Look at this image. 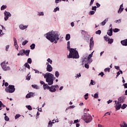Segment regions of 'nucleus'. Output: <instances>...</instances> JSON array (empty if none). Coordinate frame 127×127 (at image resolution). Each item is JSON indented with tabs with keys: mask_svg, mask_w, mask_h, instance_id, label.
<instances>
[{
	"mask_svg": "<svg viewBox=\"0 0 127 127\" xmlns=\"http://www.w3.org/2000/svg\"><path fill=\"white\" fill-rule=\"evenodd\" d=\"M5 8H6V5H3L1 7V10H3L4 9H5Z\"/></svg>",
	"mask_w": 127,
	"mask_h": 127,
	"instance_id": "58836bf2",
	"label": "nucleus"
},
{
	"mask_svg": "<svg viewBox=\"0 0 127 127\" xmlns=\"http://www.w3.org/2000/svg\"><path fill=\"white\" fill-rule=\"evenodd\" d=\"M108 19L107 18V19H105L103 21H102L101 23V24L102 25V26H104L105 25V24H106V23H107V22L108 21Z\"/></svg>",
	"mask_w": 127,
	"mask_h": 127,
	"instance_id": "5701e85b",
	"label": "nucleus"
},
{
	"mask_svg": "<svg viewBox=\"0 0 127 127\" xmlns=\"http://www.w3.org/2000/svg\"><path fill=\"white\" fill-rule=\"evenodd\" d=\"M20 117V115L19 114H17L15 116V120H17V119H18V118H19Z\"/></svg>",
	"mask_w": 127,
	"mask_h": 127,
	"instance_id": "603ef678",
	"label": "nucleus"
},
{
	"mask_svg": "<svg viewBox=\"0 0 127 127\" xmlns=\"http://www.w3.org/2000/svg\"><path fill=\"white\" fill-rule=\"evenodd\" d=\"M83 120L85 121V123L88 124L90 123V122H92L93 118L89 114L84 113L83 115Z\"/></svg>",
	"mask_w": 127,
	"mask_h": 127,
	"instance_id": "20e7f679",
	"label": "nucleus"
},
{
	"mask_svg": "<svg viewBox=\"0 0 127 127\" xmlns=\"http://www.w3.org/2000/svg\"><path fill=\"white\" fill-rule=\"evenodd\" d=\"M125 88L127 89V83L124 84Z\"/></svg>",
	"mask_w": 127,
	"mask_h": 127,
	"instance_id": "774afa93",
	"label": "nucleus"
},
{
	"mask_svg": "<svg viewBox=\"0 0 127 127\" xmlns=\"http://www.w3.org/2000/svg\"><path fill=\"white\" fill-rule=\"evenodd\" d=\"M111 69V68H106L105 69H104V71L105 72H110V70Z\"/></svg>",
	"mask_w": 127,
	"mask_h": 127,
	"instance_id": "09e8293b",
	"label": "nucleus"
},
{
	"mask_svg": "<svg viewBox=\"0 0 127 127\" xmlns=\"http://www.w3.org/2000/svg\"><path fill=\"white\" fill-rule=\"evenodd\" d=\"M19 28L20 29H22V30H24V29H26V28H27V26L26 25H23V24H20L19 25Z\"/></svg>",
	"mask_w": 127,
	"mask_h": 127,
	"instance_id": "2eb2a0df",
	"label": "nucleus"
},
{
	"mask_svg": "<svg viewBox=\"0 0 127 127\" xmlns=\"http://www.w3.org/2000/svg\"><path fill=\"white\" fill-rule=\"evenodd\" d=\"M108 42L109 44H112L114 42V39L109 38L108 40Z\"/></svg>",
	"mask_w": 127,
	"mask_h": 127,
	"instance_id": "a878e982",
	"label": "nucleus"
},
{
	"mask_svg": "<svg viewBox=\"0 0 127 127\" xmlns=\"http://www.w3.org/2000/svg\"><path fill=\"white\" fill-rule=\"evenodd\" d=\"M94 1L95 0H91L90 3V6L92 5V4H93V3H94Z\"/></svg>",
	"mask_w": 127,
	"mask_h": 127,
	"instance_id": "4d7b16f0",
	"label": "nucleus"
},
{
	"mask_svg": "<svg viewBox=\"0 0 127 127\" xmlns=\"http://www.w3.org/2000/svg\"><path fill=\"white\" fill-rule=\"evenodd\" d=\"M47 61L49 63H50V64H52V60H51V59H50V58H48L47 59Z\"/></svg>",
	"mask_w": 127,
	"mask_h": 127,
	"instance_id": "37998d69",
	"label": "nucleus"
},
{
	"mask_svg": "<svg viewBox=\"0 0 127 127\" xmlns=\"http://www.w3.org/2000/svg\"><path fill=\"white\" fill-rule=\"evenodd\" d=\"M70 38H71V36L70 35V34H66L65 36V40L66 41L70 40Z\"/></svg>",
	"mask_w": 127,
	"mask_h": 127,
	"instance_id": "4be33fe9",
	"label": "nucleus"
},
{
	"mask_svg": "<svg viewBox=\"0 0 127 127\" xmlns=\"http://www.w3.org/2000/svg\"><path fill=\"white\" fill-rule=\"evenodd\" d=\"M27 63H29V64H31V63H32V60H31V58L28 59Z\"/></svg>",
	"mask_w": 127,
	"mask_h": 127,
	"instance_id": "2f4dec72",
	"label": "nucleus"
},
{
	"mask_svg": "<svg viewBox=\"0 0 127 127\" xmlns=\"http://www.w3.org/2000/svg\"><path fill=\"white\" fill-rule=\"evenodd\" d=\"M9 48V45H7L6 46V49H5L6 51H8V49Z\"/></svg>",
	"mask_w": 127,
	"mask_h": 127,
	"instance_id": "13d9d810",
	"label": "nucleus"
},
{
	"mask_svg": "<svg viewBox=\"0 0 127 127\" xmlns=\"http://www.w3.org/2000/svg\"><path fill=\"white\" fill-rule=\"evenodd\" d=\"M32 97H33V93L30 92L26 95V98L29 99V98H32Z\"/></svg>",
	"mask_w": 127,
	"mask_h": 127,
	"instance_id": "f8f14e48",
	"label": "nucleus"
},
{
	"mask_svg": "<svg viewBox=\"0 0 127 127\" xmlns=\"http://www.w3.org/2000/svg\"><path fill=\"white\" fill-rule=\"evenodd\" d=\"M96 34H101V33H102V31H101V30H98V31H96L95 32Z\"/></svg>",
	"mask_w": 127,
	"mask_h": 127,
	"instance_id": "ea45409f",
	"label": "nucleus"
},
{
	"mask_svg": "<svg viewBox=\"0 0 127 127\" xmlns=\"http://www.w3.org/2000/svg\"><path fill=\"white\" fill-rule=\"evenodd\" d=\"M90 13L91 15H93V14H95V11H90Z\"/></svg>",
	"mask_w": 127,
	"mask_h": 127,
	"instance_id": "bf43d9fd",
	"label": "nucleus"
},
{
	"mask_svg": "<svg viewBox=\"0 0 127 127\" xmlns=\"http://www.w3.org/2000/svg\"><path fill=\"white\" fill-rule=\"evenodd\" d=\"M69 51V56H67V58H73V59H78L79 58V53L76 50L71 48Z\"/></svg>",
	"mask_w": 127,
	"mask_h": 127,
	"instance_id": "7ed1b4c3",
	"label": "nucleus"
},
{
	"mask_svg": "<svg viewBox=\"0 0 127 127\" xmlns=\"http://www.w3.org/2000/svg\"><path fill=\"white\" fill-rule=\"evenodd\" d=\"M74 124H77V123H79V120H76L74 121Z\"/></svg>",
	"mask_w": 127,
	"mask_h": 127,
	"instance_id": "0e129e2a",
	"label": "nucleus"
},
{
	"mask_svg": "<svg viewBox=\"0 0 127 127\" xmlns=\"http://www.w3.org/2000/svg\"><path fill=\"white\" fill-rule=\"evenodd\" d=\"M13 40H14V46H15V48H16L17 51H18V45H17V41L16 40V38H13Z\"/></svg>",
	"mask_w": 127,
	"mask_h": 127,
	"instance_id": "1a4fd4ad",
	"label": "nucleus"
},
{
	"mask_svg": "<svg viewBox=\"0 0 127 127\" xmlns=\"http://www.w3.org/2000/svg\"><path fill=\"white\" fill-rule=\"evenodd\" d=\"M28 43V41L27 40H25L22 42V45H23V46H24V45H25L26 44H27Z\"/></svg>",
	"mask_w": 127,
	"mask_h": 127,
	"instance_id": "f704fd0d",
	"label": "nucleus"
},
{
	"mask_svg": "<svg viewBox=\"0 0 127 127\" xmlns=\"http://www.w3.org/2000/svg\"><path fill=\"white\" fill-rule=\"evenodd\" d=\"M67 49H69V51L70 49H70V41L67 42Z\"/></svg>",
	"mask_w": 127,
	"mask_h": 127,
	"instance_id": "c9c22d12",
	"label": "nucleus"
},
{
	"mask_svg": "<svg viewBox=\"0 0 127 127\" xmlns=\"http://www.w3.org/2000/svg\"><path fill=\"white\" fill-rule=\"evenodd\" d=\"M74 108H75V106L72 105V106H70L69 107H67L66 109V110H69V109H74Z\"/></svg>",
	"mask_w": 127,
	"mask_h": 127,
	"instance_id": "a19ab883",
	"label": "nucleus"
},
{
	"mask_svg": "<svg viewBox=\"0 0 127 127\" xmlns=\"http://www.w3.org/2000/svg\"><path fill=\"white\" fill-rule=\"evenodd\" d=\"M24 50L22 49L19 51V53L17 54V56H20L21 55V56H23V55H24Z\"/></svg>",
	"mask_w": 127,
	"mask_h": 127,
	"instance_id": "4468645a",
	"label": "nucleus"
},
{
	"mask_svg": "<svg viewBox=\"0 0 127 127\" xmlns=\"http://www.w3.org/2000/svg\"><path fill=\"white\" fill-rule=\"evenodd\" d=\"M29 53H30V50H24V54H25L26 56H29Z\"/></svg>",
	"mask_w": 127,
	"mask_h": 127,
	"instance_id": "a211bd4d",
	"label": "nucleus"
},
{
	"mask_svg": "<svg viewBox=\"0 0 127 127\" xmlns=\"http://www.w3.org/2000/svg\"><path fill=\"white\" fill-rule=\"evenodd\" d=\"M53 122L51 121H50L48 123V127H52L53 125Z\"/></svg>",
	"mask_w": 127,
	"mask_h": 127,
	"instance_id": "7c9ffc66",
	"label": "nucleus"
},
{
	"mask_svg": "<svg viewBox=\"0 0 127 127\" xmlns=\"http://www.w3.org/2000/svg\"><path fill=\"white\" fill-rule=\"evenodd\" d=\"M95 84H96V83L94 82V80L91 79L90 82V85H95Z\"/></svg>",
	"mask_w": 127,
	"mask_h": 127,
	"instance_id": "3c124183",
	"label": "nucleus"
},
{
	"mask_svg": "<svg viewBox=\"0 0 127 127\" xmlns=\"http://www.w3.org/2000/svg\"><path fill=\"white\" fill-rule=\"evenodd\" d=\"M59 10V7H57L56 8H55L54 10V12H56V11Z\"/></svg>",
	"mask_w": 127,
	"mask_h": 127,
	"instance_id": "8fccbe9b",
	"label": "nucleus"
},
{
	"mask_svg": "<svg viewBox=\"0 0 127 127\" xmlns=\"http://www.w3.org/2000/svg\"><path fill=\"white\" fill-rule=\"evenodd\" d=\"M44 78H46V81L49 86L53 85V80L56 79V78L54 77V75L49 72L46 73V75H44Z\"/></svg>",
	"mask_w": 127,
	"mask_h": 127,
	"instance_id": "f03ea898",
	"label": "nucleus"
},
{
	"mask_svg": "<svg viewBox=\"0 0 127 127\" xmlns=\"http://www.w3.org/2000/svg\"><path fill=\"white\" fill-rule=\"evenodd\" d=\"M49 91L52 93H54L56 92V88H55L54 86L53 85H52L51 87H50Z\"/></svg>",
	"mask_w": 127,
	"mask_h": 127,
	"instance_id": "9d476101",
	"label": "nucleus"
},
{
	"mask_svg": "<svg viewBox=\"0 0 127 127\" xmlns=\"http://www.w3.org/2000/svg\"><path fill=\"white\" fill-rule=\"evenodd\" d=\"M104 40H105V41H108V40H109V39H110V38H109V37H108V36H104Z\"/></svg>",
	"mask_w": 127,
	"mask_h": 127,
	"instance_id": "4c0bfd02",
	"label": "nucleus"
},
{
	"mask_svg": "<svg viewBox=\"0 0 127 127\" xmlns=\"http://www.w3.org/2000/svg\"><path fill=\"white\" fill-rule=\"evenodd\" d=\"M2 106H3V104L2 103V102L1 101H0V108H1V107H2Z\"/></svg>",
	"mask_w": 127,
	"mask_h": 127,
	"instance_id": "e2e57ef3",
	"label": "nucleus"
},
{
	"mask_svg": "<svg viewBox=\"0 0 127 127\" xmlns=\"http://www.w3.org/2000/svg\"><path fill=\"white\" fill-rule=\"evenodd\" d=\"M52 70H53V68L51 65L47 66V71H48V72H52Z\"/></svg>",
	"mask_w": 127,
	"mask_h": 127,
	"instance_id": "ddd939ff",
	"label": "nucleus"
},
{
	"mask_svg": "<svg viewBox=\"0 0 127 127\" xmlns=\"http://www.w3.org/2000/svg\"><path fill=\"white\" fill-rule=\"evenodd\" d=\"M92 55H89L88 56V57L87 58V61H89L90 59H91V58H92Z\"/></svg>",
	"mask_w": 127,
	"mask_h": 127,
	"instance_id": "864d4df0",
	"label": "nucleus"
},
{
	"mask_svg": "<svg viewBox=\"0 0 127 127\" xmlns=\"http://www.w3.org/2000/svg\"><path fill=\"white\" fill-rule=\"evenodd\" d=\"M88 96H89V94L88 93H86L85 95H84V97H85V100H88V98L89 97H88Z\"/></svg>",
	"mask_w": 127,
	"mask_h": 127,
	"instance_id": "de8ad7c7",
	"label": "nucleus"
},
{
	"mask_svg": "<svg viewBox=\"0 0 127 127\" xmlns=\"http://www.w3.org/2000/svg\"><path fill=\"white\" fill-rule=\"evenodd\" d=\"M99 75H101V77H103L105 74L103 72H101Z\"/></svg>",
	"mask_w": 127,
	"mask_h": 127,
	"instance_id": "69168bd1",
	"label": "nucleus"
},
{
	"mask_svg": "<svg viewBox=\"0 0 127 127\" xmlns=\"http://www.w3.org/2000/svg\"><path fill=\"white\" fill-rule=\"evenodd\" d=\"M114 32H119L120 31V29L118 28H115L113 30Z\"/></svg>",
	"mask_w": 127,
	"mask_h": 127,
	"instance_id": "49530a36",
	"label": "nucleus"
},
{
	"mask_svg": "<svg viewBox=\"0 0 127 127\" xmlns=\"http://www.w3.org/2000/svg\"><path fill=\"white\" fill-rule=\"evenodd\" d=\"M85 68H87V69H89V64H85Z\"/></svg>",
	"mask_w": 127,
	"mask_h": 127,
	"instance_id": "6e6d98bb",
	"label": "nucleus"
},
{
	"mask_svg": "<svg viewBox=\"0 0 127 127\" xmlns=\"http://www.w3.org/2000/svg\"><path fill=\"white\" fill-rule=\"evenodd\" d=\"M123 10H124V6L123 5V4L120 5V8L118 10V13H121Z\"/></svg>",
	"mask_w": 127,
	"mask_h": 127,
	"instance_id": "6ab92c4d",
	"label": "nucleus"
},
{
	"mask_svg": "<svg viewBox=\"0 0 127 127\" xmlns=\"http://www.w3.org/2000/svg\"><path fill=\"white\" fill-rule=\"evenodd\" d=\"M90 50H92L93 49V47H94V39L93 37H92L90 40Z\"/></svg>",
	"mask_w": 127,
	"mask_h": 127,
	"instance_id": "6e6552de",
	"label": "nucleus"
},
{
	"mask_svg": "<svg viewBox=\"0 0 127 127\" xmlns=\"http://www.w3.org/2000/svg\"><path fill=\"white\" fill-rule=\"evenodd\" d=\"M4 20L6 21L8 19V18L10 16H11V14L9 13V12H7L6 11H5L4 12Z\"/></svg>",
	"mask_w": 127,
	"mask_h": 127,
	"instance_id": "0eeeda50",
	"label": "nucleus"
},
{
	"mask_svg": "<svg viewBox=\"0 0 127 127\" xmlns=\"http://www.w3.org/2000/svg\"><path fill=\"white\" fill-rule=\"evenodd\" d=\"M94 98H95V99H98V98H99V93H95L94 95Z\"/></svg>",
	"mask_w": 127,
	"mask_h": 127,
	"instance_id": "473e14b6",
	"label": "nucleus"
},
{
	"mask_svg": "<svg viewBox=\"0 0 127 127\" xmlns=\"http://www.w3.org/2000/svg\"><path fill=\"white\" fill-rule=\"evenodd\" d=\"M120 127H127V124L124 122L123 123H122L120 124Z\"/></svg>",
	"mask_w": 127,
	"mask_h": 127,
	"instance_id": "393cba45",
	"label": "nucleus"
},
{
	"mask_svg": "<svg viewBox=\"0 0 127 127\" xmlns=\"http://www.w3.org/2000/svg\"><path fill=\"white\" fill-rule=\"evenodd\" d=\"M32 87L34 89H36V90H38V89H39V87H38V86L37 85L32 84Z\"/></svg>",
	"mask_w": 127,
	"mask_h": 127,
	"instance_id": "bb28decb",
	"label": "nucleus"
},
{
	"mask_svg": "<svg viewBox=\"0 0 127 127\" xmlns=\"http://www.w3.org/2000/svg\"><path fill=\"white\" fill-rule=\"evenodd\" d=\"M121 44L124 46H127V39L123 41H121Z\"/></svg>",
	"mask_w": 127,
	"mask_h": 127,
	"instance_id": "f3484780",
	"label": "nucleus"
},
{
	"mask_svg": "<svg viewBox=\"0 0 127 127\" xmlns=\"http://www.w3.org/2000/svg\"><path fill=\"white\" fill-rule=\"evenodd\" d=\"M60 75V74H59V72L58 71H56L55 72V76L57 78H58L59 76Z\"/></svg>",
	"mask_w": 127,
	"mask_h": 127,
	"instance_id": "c756f323",
	"label": "nucleus"
},
{
	"mask_svg": "<svg viewBox=\"0 0 127 127\" xmlns=\"http://www.w3.org/2000/svg\"><path fill=\"white\" fill-rule=\"evenodd\" d=\"M26 107L28 110H29V111H31L32 110V108H31V106L29 105V106H27Z\"/></svg>",
	"mask_w": 127,
	"mask_h": 127,
	"instance_id": "a18cd8bd",
	"label": "nucleus"
},
{
	"mask_svg": "<svg viewBox=\"0 0 127 127\" xmlns=\"http://www.w3.org/2000/svg\"><path fill=\"white\" fill-rule=\"evenodd\" d=\"M127 105L126 104H124L122 106H121V109H122V110H125V109H126V108H127Z\"/></svg>",
	"mask_w": 127,
	"mask_h": 127,
	"instance_id": "c85d7f7f",
	"label": "nucleus"
},
{
	"mask_svg": "<svg viewBox=\"0 0 127 127\" xmlns=\"http://www.w3.org/2000/svg\"><path fill=\"white\" fill-rule=\"evenodd\" d=\"M46 38L48 40L51 42L52 43L54 42L55 43H57L58 40L59 39V34L58 33H56L54 31H51L47 33L45 35Z\"/></svg>",
	"mask_w": 127,
	"mask_h": 127,
	"instance_id": "f257e3e1",
	"label": "nucleus"
},
{
	"mask_svg": "<svg viewBox=\"0 0 127 127\" xmlns=\"http://www.w3.org/2000/svg\"><path fill=\"white\" fill-rule=\"evenodd\" d=\"M4 120L5 121H6V122H8V121H9V118L7 116H5Z\"/></svg>",
	"mask_w": 127,
	"mask_h": 127,
	"instance_id": "79ce46f5",
	"label": "nucleus"
},
{
	"mask_svg": "<svg viewBox=\"0 0 127 127\" xmlns=\"http://www.w3.org/2000/svg\"><path fill=\"white\" fill-rule=\"evenodd\" d=\"M43 88L44 90H46V89H47L48 90H49V89L50 88V86H49L47 84H44L43 85Z\"/></svg>",
	"mask_w": 127,
	"mask_h": 127,
	"instance_id": "aec40b11",
	"label": "nucleus"
},
{
	"mask_svg": "<svg viewBox=\"0 0 127 127\" xmlns=\"http://www.w3.org/2000/svg\"><path fill=\"white\" fill-rule=\"evenodd\" d=\"M115 22L116 23H121V22H122V19H119V20H116Z\"/></svg>",
	"mask_w": 127,
	"mask_h": 127,
	"instance_id": "c03bdc74",
	"label": "nucleus"
},
{
	"mask_svg": "<svg viewBox=\"0 0 127 127\" xmlns=\"http://www.w3.org/2000/svg\"><path fill=\"white\" fill-rule=\"evenodd\" d=\"M111 113H112V112H108L104 114V117L108 116H108H111Z\"/></svg>",
	"mask_w": 127,
	"mask_h": 127,
	"instance_id": "72a5a7b5",
	"label": "nucleus"
},
{
	"mask_svg": "<svg viewBox=\"0 0 127 127\" xmlns=\"http://www.w3.org/2000/svg\"><path fill=\"white\" fill-rule=\"evenodd\" d=\"M125 101L124 100V97H120L118 99V101L117 102V104H123Z\"/></svg>",
	"mask_w": 127,
	"mask_h": 127,
	"instance_id": "9b49d317",
	"label": "nucleus"
},
{
	"mask_svg": "<svg viewBox=\"0 0 127 127\" xmlns=\"http://www.w3.org/2000/svg\"><path fill=\"white\" fill-rule=\"evenodd\" d=\"M24 66H25L26 68H27L28 69H29V70L30 69V65H29V64H28V63H26L24 64Z\"/></svg>",
	"mask_w": 127,
	"mask_h": 127,
	"instance_id": "b1692460",
	"label": "nucleus"
},
{
	"mask_svg": "<svg viewBox=\"0 0 127 127\" xmlns=\"http://www.w3.org/2000/svg\"><path fill=\"white\" fill-rule=\"evenodd\" d=\"M92 10H97V6H92Z\"/></svg>",
	"mask_w": 127,
	"mask_h": 127,
	"instance_id": "5fc2aeb1",
	"label": "nucleus"
},
{
	"mask_svg": "<svg viewBox=\"0 0 127 127\" xmlns=\"http://www.w3.org/2000/svg\"><path fill=\"white\" fill-rule=\"evenodd\" d=\"M107 34L109 36H112V35H113V29H112V28H110V30H108V32H107Z\"/></svg>",
	"mask_w": 127,
	"mask_h": 127,
	"instance_id": "dca6fc26",
	"label": "nucleus"
},
{
	"mask_svg": "<svg viewBox=\"0 0 127 127\" xmlns=\"http://www.w3.org/2000/svg\"><path fill=\"white\" fill-rule=\"evenodd\" d=\"M96 6H97V7H100L101 6V4H100L99 3L97 2L96 3Z\"/></svg>",
	"mask_w": 127,
	"mask_h": 127,
	"instance_id": "052dcab7",
	"label": "nucleus"
},
{
	"mask_svg": "<svg viewBox=\"0 0 127 127\" xmlns=\"http://www.w3.org/2000/svg\"><path fill=\"white\" fill-rule=\"evenodd\" d=\"M118 105L116 106V111H119L122 108V104H117Z\"/></svg>",
	"mask_w": 127,
	"mask_h": 127,
	"instance_id": "412c9836",
	"label": "nucleus"
},
{
	"mask_svg": "<svg viewBox=\"0 0 127 127\" xmlns=\"http://www.w3.org/2000/svg\"><path fill=\"white\" fill-rule=\"evenodd\" d=\"M4 86L5 87H7V86H8V83L5 82Z\"/></svg>",
	"mask_w": 127,
	"mask_h": 127,
	"instance_id": "338daca9",
	"label": "nucleus"
},
{
	"mask_svg": "<svg viewBox=\"0 0 127 127\" xmlns=\"http://www.w3.org/2000/svg\"><path fill=\"white\" fill-rule=\"evenodd\" d=\"M1 66L3 70H4V71H8L10 70V67H9V66H6V64H5V62H3V63H2L1 64Z\"/></svg>",
	"mask_w": 127,
	"mask_h": 127,
	"instance_id": "423d86ee",
	"label": "nucleus"
},
{
	"mask_svg": "<svg viewBox=\"0 0 127 127\" xmlns=\"http://www.w3.org/2000/svg\"><path fill=\"white\" fill-rule=\"evenodd\" d=\"M29 74H28V76L26 77V80H27L28 81H29V80H30L31 76L30 75H29Z\"/></svg>",
	"mask_w": 127,
	"mask_h": 127,
	"instance_id": "e433bc0d",
	"label": "nucleus"
},
{
	"mask_svg": "<svg viewBox=\"0 0 127 127\" xmlns=\"http://www.w3.org/2000/svg\"><path fill=\"white\" fill-rule=\"evenodd\" d=\"M30 48L32 50H33V49H34L35 48V44H32L31 46H30Z\"/></svg>",
	"mask_w": 127,
	"mask_h": 127,
	"instance_id": "cd10ccee",
	"label": "nucleus"
},
{
	"mask_svg": "<svg viewBox=\"0 0 127 127\" xmlns=\"http://www.w3.org/2000/svg\"><path fill=\"white\" fill-rule=\"evenodd\" d=\"M5 91L7 93H13L14 91H15V88H14V85H9L8 87L5 88Z\"/></svg>",
	"mask_w": 127,
	"mask_h": 127,
	"instance_id": "39448f33",
	"label": "nucleus"
},
{
	"mask_svg": "<svg viewBox=\"0 0 127 127\" xmlns=\"http://www.w3.org/2000/svg\"><path fill=\"white\" fill-rule=\"evenodd\" d=\"M115 69H116L117 70H120V66H115Z\"/></svg>",
	"mask_w": 127,
	"mask_h": 127,
	"instance_id": "680f3d73",
	"label": "nucleus"
}]
</instances>
